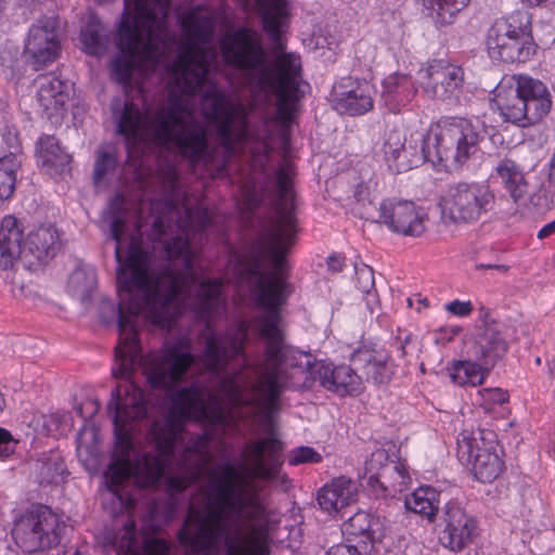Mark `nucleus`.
<instances>
[{
  "mask_svg": "<svg viewBox=\"0 0 555 555\" xmlns=\"http://www.w3.org/2000/svg\"><path fill=\"white\" fill-rule=\"evenodd\" d=\"M152 222L147 237L157 243L160 258L141 245L143 228L137 221L138 236L131 235L122 257L126 222L114 216L111 237L116 242L119 304L101 305L105 323L117 320L119 339L112 373L126 383L112 391L108 410L113 414L116 448L120 459L105 474L106 494L118 501L119 509L132 505L124 483L131 476L141 487L155 486L165 470H173L176 446L183 439L184 424L207 414L210 393L196 380H188L195 356L185 339L168 341L147 356L141 354L134 317L169 327L181 307L189 306L207 322L219 314L224 299L219 280L197 281L193 254L182 223H175L177 207L170 203L151 204Z\"/></svg>",
  "mask_w": 555,
  "mask_h": 555,
  "instance_id": "1",
  "label": "nucleus"
},
{
  "mask_svg": "<svg viewBox=\"0 0 555 555\" xmlns=\"http://www.w3.org/2000/svg\"><path fill=\"white\" fill-rule=\"evenodd\" d=\"M293 175L291 163L279 167L275 216L263 233V246L240 275L262 311L249 321L240 320L224 333L209 335L199 356L205 370L218 376L222 399L233 406L261 411L268 424L279 409L283 388L310 389L319 383L339 396L362 390V377L351 367L317 361L285 341L280 314L291 293L284 278L285 256L297 233Z\"/></svg>",
  "mask_w": 555,
  "mask_h": 555,
  "instance_id": "2",
  "label": "nucleus"
},
{
  "mask_svg": "<svg viewBox=\"0 0 555 555\" xmlns=\"http://www.w3.org/2000/svg\"><path fill=\"white\" fill-rule=\"evenodd\" d=\"M240 460L237 466L225 462L208 468L211 452H182L179 473L166 477L173 494L206 476L178 532L180 544L193 555H271L272 524L258 482L288 489L291 481L281 474L283 452H240Z\"/></svg>",
  "mask_w": 555,
  "mask_h": 555,
  "instance_id": "3",
  "label": "nucleus"
},
{
  "mask_svg": "<svg viewBox=\"0 0 555 555\" xmlns=\"http://www.w3.org/2000/svg\"><path fill=\"white\" fill-rule=\"evenodd\" d=\"M184 37L172 65L175 89L167 105L157 108L152 126L153 141L177 151L191 165H208L214 152L208 143L207 128L196 115L193 96H202L203 109L217 126V135L227 153L254 138L244 105L227 101L222 91L210 80L209 72L218 61L210 41L215 17L203 14L199 7L181 14Z\"/></svg>",
  "mask_w": 555,
  "mask_h": 555,
  "instance_id": "4",
  "label": "nucleus"
},
{
  "mask_svg": "<svg viewBox=\"0 0 555 555\" xmlns=\"http://www.w3.org/2000/svg\"><path fill=\"white\" fill-rule=\"evenodd\" d=\"M128 13L119 24V54L112 69L124 86L131 81L135 68L156 65L175 35L167 27L170 0H125Z\"/></svg>",
  "mask_w": 555,
  "mask_h": 555,
  "instance_id": "5",
  "label": "nucleus"
},
{
  "mask_svg": "<svg viewBox=\"0 0 555 555\" xmlns=\"http://www.w3.org/2000/svg\"><path fill=\"white\" fill-rule=\"evenodd\" d=\"M440 221L447 228L475 225L496 209V195L489 185L457 181L448 185L439 202Z\"/></svg>",
  "mask_w": 555,
  "mask_h": 555,
  "instance_id": "6",
  "label": "nucleus"
},
{
  "mask_svg": "<svg viewBox=\"0 0 555 555\" xmlns=\"http://www.w3.org/2000/svg\"><path fill=\"white\" fill-rule=\"evenodd\" d=\"M530 17L528 13L516 11L496 20L488 30L489 55L505 63L526 62L534 53L530 40Z\"/></svg>",
  "mask_w": 555,
  "mask_h": 555,
  "instance_id": "7",
  "label": "nucleus"
},
{
  "mask_svg": "<svg viewBox=\"0 0 555 555\" xmlns=\"http://www.w3.org/2000/svg\"><path fill=\"white\" fill-rule=\"evenodd\" d=\"M428 140L438 162L461 166L478 152L480 134L470 120L451 117L433 126Z\"/></svg>",
  "mask_w": 555,
  "mask_h": 555,
  "instance_id": "8",
  "label": "nucleus"
},
{
  "mask_svg": "<svg viewBox=\"0 0 555 555\" xmlns=\"http://www.w3.org/2000/svg\"><path fill=\"white\" fill-rule=\"evenodd\" d=\"M66 524L48 506L26 511L12 530L16 545L25 553H36L59 544Z\"/></svg>",
  "mask_w": 555,
  "mask_h": 555,
  "instance_id": "9",
  "label": "nucleus"
},
{
  "mask_svg": "<svg viewBox=\"0 0 555 555\" xmlns=\"http://www.w3.org/2000/svg\"><path fill=\"white\" fill-rule=\"evenodd\" d=\"M457 457L480 482H492L503 472L504 462L498 453V442L493 431L478 429L463 430L457 437Z\"/></svg>",
  "mask_w": 555,
  "mask_h": 555,
  "instance_id": "10",
  "label": "nucleus"
},
{
  "mask_svg": "<svg viewBox=\"0 0 555 555\" xmlns=\"http://www.w3.org/2000/svg\"><path fill=\"white\" fill-rule=\"evenodd\" d=\"M383 153L389 169L396 173L405 172L431 159L425 134L418 131L411 133L406 140L400 130H389L383 144Z\"/></svg>",
  "mask_w": 555,
  "mask_h": 555,
  "instance_id": "11",
  "label": "nucleus"
},
{
  "mask_svg": "<svg viewBox=\"0 0 555 555\" xmlns=\"http://www.w3.org/2000/svg\"><path fill=\"white\" fill-rule=\"evenodd\" d=\"M378 211V221L396 234L420 237L427 230V212L412 201L385 198Z\"/></svg>",
  "mask_w": 555,
  "mask_h": 555,
  "instance_id": "12",
  "label": "nucleus"
},
{
  "mask_svg": "<svg viewBox=\"0 0 555 555\" xmlns=\"http://www.w3.org/2000/svg\"><path fill=\"white\" fill-rule=\"evenodd\" d=\"M109 107L113 121L117 126V133L125 137L128 144L134 145L146 139L153 140L152 126L156 119L157 109L142 111L128 96L114 98Z\"/></svg>",
  "mask_w": 555,
  "mask_h": 555,
  "instance_id": "13",
  "label": "nucleus"
},
{
  "mask_svg": "<svg viewBox=\"0 0 555 555\" xmlns=\"http://www.w3.org/2000/svg\"><path fill=\"white\" fill-rule=\"evenodd\" d=\"M463 81V69L441 60L428 63L420 70L422 90L431 100L457 101Z\"/></svg>",
  "mask_w": 555,
  "mask_h": 555,
  "instance_id": "14",
  "label": "nucleus"
},
{
  "mask_svg": "<svg viewBox=\"0 0 555 555\" xmlns=\"http://www.w3.org/2000/svg\"><path fill=\"white\" fill-rule=\"evenodd\" d=\"M57 25V17L44 16L30 26L24 53L31 60L35 69H40L59 57L61 42Z\"/></svg>",
  "mask_w": 555,
  "mask_h": 555,
  "instance_id": "15",
  "label": "nucleus"
},
{
  "mask_svg": "<svg viewBox=\"0 0 555 555\" xmlns=\"http://www.w3.org/2000/svg\"><path fill=\"white\" fill-rule=\"evenodd\" d=\"M375 94V87L367 80L343 78L334 86L333 107L340 114L362 115L373 108Z\"/></svg>",
  "mask_w": 555,
  "mask_h": 555,
  "instance_id": "16",
  "label": "nucleus"
},
{
  "mask_svg": "<svg viewBox=\"0 0 555 555\" xmlns=\"http://www.w3.org/2000/svg\"><path fill=\"white\" fill-rule=\"evenodd\" d=\"M440 526H443L439 533L440 543L454 552L467 546L476 531L475 519L455 502H448L444 505Z\"/></svg>",
  "mask_w": 555,
  "mask_h": 555,
  "instance_id": "17",
  "label": "nucleus"
},
{
  "mask_svg": "<svg viewBox=\"0 0 555 555\" xmlns=\"http://www.w3.org/2000/svg\"><path fill=\"white\" fill-rule=\"evenodd\" d=\"M515 85L513 75L504 77L493 90V104L505 121L522 128L532 126L528 107Z\"/></svg>",
  "mask_w": 555,
  "mask_h": 555,
  "instance_id": "18",
  "label": "nucleus"
},
{
  "mask_svg": "<svg viewBox=\"0 0 555 555\" xmlns=\"http://www.w3.org/2000/svg\"><path fill=\"white\" fill-rule=\"evenodd\" d=\"M61 248L60 233L52 224H41L31 230L24 243V261L28 267L43 264Z\"/></svg>",
  "mask_w": 555,
  "mask_h": 555,
  "instance_id": "19",
  "label": "nucleus"
},
{
  "mask_svg": "<svg viewBox=\"0 0 555 555\" xmlns=\"http://www.w3.org/2000/svg\"><path fill=\"white\" fill-rule=\"evenodd\" d=\"M529 112V119L535 125L542 120L551 111L552 95L547 86L540 79L527 74L513 75Z\"/></svg>",
  "mask_w": 555,
  "mask_h": 555,
  "instance_id": "20",
  "label": "nucleus"
},
{
  "mask_svg": "<svg viewBox=\"0 0 555 555\" xmlns=\"http://www.w3.org/2000/svg\"><path fill=\"white\" fill-rule=\"evenodd\" d=\"M118 555H169L166 540L140 535L133 520L129 519L116 534Z\"/></svg>",
  "mask_w": 555,
  "mask_h": 555,
  "instance_id": "21",
  "label": "nucleus"
},
{
  "mask_svg": "<svg viewBox=\"0 0 555 555\" xmlns=\"http://www.w3.org/2000/svg\"><path fill=\"white\" fill-rule=\"evenodd\" d=\"M37 101L49 119L63 115L69 99L67 85L53 75H40L35 80Z\"/></svg>",
  "mask_w": 555,
  "mask_h": 555,
  "instance_id": "22",
  "label": "nucleus"
},
{
  "mask_svg": "<svg viewBox=\"0 0 555 555\" xmlns=\"http://www.w3.org/2000/svg\"><path fill=\"white\" fill-rule=\"evenodd\" d=\"M389 359L384 350L361 348L354 351L351 361L366 382L385 385L390 382L393 374Z\"/></svg>",
  "mask_w": 555,
  "mask_h": 555,
  "instance_id": "23",
  "label": "nucleus"
},
{
  "mask_svg": "<svg viewBox=\"0 0 555 555\" xmlns=\"http://www.w3.org/2000/svg\"><path fill=\"white\" fill-rule=\"evenodd\" d=\"M22 222L5 216L0 223V269H12L18 259L24 260V233Z\"/></svg>",
  "mask_w": 555,
  "mask_h": 555,
  "instance_id": "24",
  "label": "nucleus"
},
{
  "mask_svg": "<svg viewBox=\"0 0 555 555\" xmlns=\"http://www.w3.org/2000/svg\"><path fill=\"white\" fill-rule=\"evenodd\" d=\"M358 498V486L350 478L340 476L324 485L318 493L320 507L328 514L340 513L354 503Z\"/></svg>",
  "mask_w": 555,
  "mask_h": 555,
  "instance_id": "25",
  "label": "nucleus"
},
{
  "mask_svg": "<svg viewBox=\"0 0 555 555\" xmlns=\"http://www.w3.org/2000/svg\"><path fill=\"white\" fill-rule=\"evenodd\" d=\"M30 470L40 486L59 485L67 473L62 456L56 452L41 453L31 462Z\"/></svg>",
  "mask_w": 555,
  "mask_h": 555,
  "instance_id": "26",
  "label": "nucleus"
},
{
  "mask_svg": "<svg viewBox=\"0 0 555 555\" xmlns=\"http://www.w3.org/2000/svg\"><path fill=\"white\" fill-rule=\"evenodd\" d=\"M37 160L49 173H60L70 163V156L63 151L53 135H41L36 147Z\"/></svg>",
  "mask_w": 555,
  "mask_h": 555,
  "instance_id": "27",
  "label": "nucleus"
},
{
  "mask_svg": "<svg viewBox=\"0 0 555 555\" xmlns=\"http://www.w3.org/2000/svg\"><path fill=\"white\" fill-rule=\"evenodd\" d=\"M496 176L515 203L528 193V182L521 167L511 158H504L495 167Z\"/></svg>",
  "mask_w": 555,
  "mask_h": 555,
  "instance_id": "28",
  "label": "nucleus"
},
{
  "mask_svg": "<svg viewBox=\"0 0 555 555\" xmlns=\"http://www.w3.org/2000/svg\"><path fill=\"white\" fill-rule=\"evenodd\" d=\"M404 504L406 509L433 521L439 507V493L431 487H420L406 496Z\"/></svg>",
  "mask_w": 555,
  "mask_h": 555,
  "instance_id": "29",
  "label": "nucleus"
},
{
  "mask_svg": "<svg viewBox=\"0 0 555 555\" xmlns=\"http://www.w3.org/2000/svg\"><path fill=\"white\" fill-rule=\"evenodd\" d=\"M379 521L370 514L359 511L344 524V531L351 535H360L365 541L376 542L382 539Z\"/></svg>",
  "mask_w": 555,
  "mask_h": 555,
  "instance_id": "30",
  "label": "nucleus"
},
{
  "mask_svg": "<svg viewBox=\"0 0 555 555\" xmlns=\"http://www.w3.org/2000/svg\"><path fill=\"white\" fill-rule=\"evenodd\" d=\"M469 0H424L429 16L438 26L450 25Z\"/></svg>",
  "mask_w": 555,
  "mask_h": 555,
  "instance_id": "31",
  "label": "nucleus"
},
{
  "mask_svg": "<svg viewBox=\"0 0 555 555\" xmlns=\"http://www.w3.org/2000/svg\"><path fill=\"white\" fill-rule=\"evenodd\" d=\"M448 375L459 386H472L482 384L488 375V369H482L478 363L472 361H459L448 367Z\"/></svg>",
  "mask_w": 555,
  "mask_h": 555,
  "instance_id": "32",
  "label": "nucleus"
},
{
  "mask_svg": "<svg viewBox=\"0 0 555 555\" xmlns=\"http://www.w3.org/2000/svg\"><path fill=\"white\" fill-rule=\"evenodd\" d=\"M409 482V476L402 465L392 463L386 467V472L382 474L376 490V495H395L397 492L403 491Z\"/></svg>",
  "mask_w": 555,
  "mask_h": 555,
  "instance_id": "33",
  "label": "nucleus"
},
{
  "mask_svg": "<svg viewBox=\"0 0 555 555\" xmlns=\"http://www.w3.org/2000/svg\"><path fill=\"white\" fill-rule=\"evenodd\" d=\"M96 272L90 267H80L73 271L68 280V288L80 301L90 298L96 287Z\"/></svg>",
  "mask_w": 555,
  "mask_h": 555,
  "instance_id": "34",
  "label": "nucleus"
},
{
  "mask_svg": "<svg viewBox=\"0 0 555 555\" xmlns=\"http://www.w3.org/2000/svg\"><path fill=\"white\" fill-rule=\"evenodd\" d=\"M81 41L89 54L99 55L106 51L108 46L106 28L96 17H92L82 29Z\"/></svg>",
  "mask_w": 555,
  "mask_h": 555,
  "instance_id": "35",
  "label": "nucleus"
},
{
  "mask_svg": "<svg viewBox=\"0 0 555 555\" xmlns=\"http://www.w3.org/2000/svg\"><path fill=\"white\" fill-rule=\"evenodd\" d=\"M356 286L363 294L371 313L378 309V296L375 291L373 269L364 263L354 264Z\"/></svg>",
  "mask_w": 555,
  "mask_h": 555,
  "instance_id": "36",
  "label": "nucleus"
},
{
  "mask_svg": "<svg viewBox=\"0 0 555 555\" xmlns=\"http://www.w3.org/2000/svg\"><path fill=\"white\" fill-rule=\"evenodd\" d=\"M478 344L485 364L493 365L507 350V344L504 338L492 328H487L480 335Z\"/></svg>",
  "mask_w": 555,
  "mask_h": 555,
  "instance_id": "37",
  "label": "nucleus"
},
{
  "mask_svg": "<svg viewBox=\"0 0 555 555\" xmlns=\"http://www.w3.org/2000/svg\"><path fill=\"white\" fill-rule=\"evenodd\" d=\"M392 463L393 462H389V455L384 449H376L371 453L370 457L365 461L364 478L372 490H376L382 474H384L386 467L390 466Z\"/></svg>",
  "mask_w": 555,
  "mask_h": 555,
  "instance_id": "38",
  "label": "nucleus"
},
{
  "mask_svg": "<svg viewBox=\"0 0 555 555\" xmlns=\"http://www.w3.org/2000/svg\"><path fill=\"white\" fill-rule=\"evenodd\" d=\"M17 167L16 159L0 158V199H7L13 194Z\"/></svg>",
  "mask_w": 555,
  "mask_h": 555,
  "instance_id": "39",
  "label": "nucleus"
},
{
  "mask_svg": "<svg viewBox=\"0 0 555 555\" xmlns=\"http://www.w3.org/2000/svg\"><path fill=\"white\" fill-rule=\"evenodd\" d=\"M117 157L115 147L112 145L101 146L96 153L94 164V180L99 182L103 177L115 168Z\"/></svg>",
  "mask_w": 555,
  "mask_h": 555,
  "instance_id": "40",
  "label": "nucleus"
},
{
  "mask_svg": "<svg viewBox=\"0 0 555 555\" xmlns=\"http://www.w3.org/2000/svg\"><path fill=\"white\" fill-rule=\"evenodd\" d=\"M479 404L483 406L486 411H490L492 405H502L508 400V395L501 388H485L478 390Z\"/></svg>",
  "mask_w": 555,
  "mask_h": 555,
  "instance_id": "41",
  "label": "nucleus"
},
{
  "mask_svg": "<svg viewBox=\"0 0 555 555\" xmlns=\"http://www.w3.org/2000/svg\"><path fill=\"white\" fill-rule=\"evenodd\" d=\"M1 140L4 143L7 151L0 152V158L16 159V153L20 151V141L16 129L11 126H5L1 132Z\"/></svg>",
  "mask_w": 555,
  "mask_h": 555,
  "instance_id": "42",
  "label": "nucleus"
},
{
  "mask_svg": "<svg viewBox=\"0 0 555 555\" xmlns=\"http://www.w3.org/2000/svg\"><path fill=\"white\" fill-rule=\"evenodd\" d=\"M322 460L320 453L310 447H298L293 449L288 455V463L292 466H297L306 463H319Z\"/></svg>",
  "mask_w": 555,
  "mask_h": 555,
  "instance_id": "43",
  "label": "nucleus"
},
{
  "mask_svg": "<svg viewBox=\"0 0 555 555\" xmlns=\"http://www.w3.org/2000/svg\"><path fill=\"white\" fill-rule=\"evenodd\" d=\"M401 85H405V87L409 89V96L414 92V85L410 77L402 74L388 76L383 82L384 92L393 98L400 91Z\"/></svg>",
  "mask_w": 555,
  "mask_h": 555,
  "instance_id": "44",
  "label": "nucleus"
},
{
  "mask_svg": "<svg viewBox=\"0 0 555 555\" xmlns=\"http://www.w3.org/2000/svg\"><path fill=\"white\" fill-rule=\"evenodd\" d=\"M255 140L257 141V147H253V154H259V164L264 166L268 160V155L273 151V146L270 143L269 134H255Z\"/></svg>",
  "mask_w": 555,
  "mask_h": 555,
  "instance_id": "45",
  "label": "nucleus"
},
{
  "mask_svg": "<svg viewBox=\"0 0 555 555\" xmlns=\"http://www.w3.org/2000/svg\"><path fill=\"white\" fill-rule=\"evenodd\" d=\"M18 441L13 438L11 433L0 427V456L9 457L15 452Z\"/></svg>",
  "mask_w": 555,
  "mask_h": 555,
  "instance_id": "46",
  "label": "nucleus"
},
{
  "mask_svg": "<svg viewBox=\"0 0 555 555\" xmlns=\"http://www.w3.org/2000/svg\"><path fill=\"white\" fill-rule=\"evenodd\" d=\"M448 312L457 317H467L473 311V305L470 301L453 300L446 306Z\"/></svg>",
  "mask_w": 555,
  "mask_h": 555,
  "instance_id": "47",
  "label": "nucleus"
},
{
  "mask_svg": "<svg viewBox=\"0 0 555 555\" xmlns=\"http://www.w3.org/2000/svg\"><path fill=\"white\" fill-rule=\"evenodd\" d=\"M402 356L415 354L418 352V343L412 335H406L400 345Z\"/></svg>",
  "mask_w": 555,
  "mask_h": 555,
  "instance_id": "48",
  "label": "nucleus"
},
{
  "mask_svg": "<svg viewBox=\"0 0 555 555\" xmlns=\"http://www.w3.org/2000/svg\"><path fill=\"white\" fill-rule=\"evenodd\" d=\"M325 555H361L358 548L353 545L337 544L332 546Z\"/></svg>",
  "mask_w": 555,
  "mask_h": 555,
  "instance_id": "49",
  "label": "nucleus"
},
{
  "mask_svg": "<svg viewBox=\"0 0 555 555\" xmlns=\"http://www.w3.org/2000/svg\"><path fill=\"white\" fill-rule=\"evenodd\" d=\"M345 264V258L339 255H333L327 258L328 270L333 273L340 272Z\"/></svg>",
  "mask_w": 555,
  "mask_h": 555,
  "instance_id": "50",
  "label": "nucleus"
},
{
  "mask_svg": "<svg viewBox=\"0 0 555 555\" xmlns=\"http://www.w3.org/2000/svg\"><path fill=\"white\" fill-rule=\"evenodd\" d=\"M408 88L405 85H401L400 91L397 93L396 96H393V100L399 104H406L409 103L416 94V88L414 87V92L409 96L408 95Z\"/></svg>",
  "mask_w": 555,
  "mask_h": 555,
  "instance_id": "51",
  "label": "nucleus"
},
{
  "mask_svg": "<svg viewBox=\"0 0 555 555\" xmlns=\"http://www.w3.org/2000/svg\"><path fill=\"white\" fill-rule=\"evenodd\" d=\"M369 195H370L369 185L365 183H359L354 191L356 198L359 202H364L365 199H367V202L371 203Z\"/></svg>",
  "mask_w": 555,
  "mask_h": 555,
  "instance_id": "52",
  "label": "nucleus"
},
{
  "mask_svg": "<svg viewBox=\"0 0 555 555\" xmlns=\"http://www.w3.org/2000/svg\"><path fill=\"white\" fill-rule=\"evenodd\" d=\"M555 233V219L545 224L538 233V237L543 240Z\"/></svg>",
  "mask_w": 555,
  "mask_h": 555,
  "instance_id": "53",
  "label": "nucleus"
},
{
  "mask_svg": "<svg viewBox=\"0 0 555 555\" xmlns=\"http://www.w3.org/2000/svg\"><path fill=\"white\" fill-rule=\"evenodd\" d=\"M124 205V197L122 195L117 194L115 198L111 202V208L114 211V214H117L118 210Z\"/></svg>",
  "mask_w": 555,
  "mask_h": 555,
  "instance_id": "54",
  "label": "nucleus"
},
{
  "mask_svg": "<svg viewBox=\"0 0 555 555\" xmlns=\"http://www.w3.org/2000/svg\"><path fill=\"white\" fill-rule=\"evenodd\" d=\"M167 181L171 186H173L177 181V173L172 168H170L167 172Z\"/></svg>",
  "mask_w": 555,
  "mask_h": 555,
  "instance_id": "55",
  "label": "nucleus"
},
{
  "mask_svg": "<svg viewBox=\"0 0 555 555\" xmlns=\"http://www.w3.org/2000/svg\"><path fill=\"white\" fill-rule=\"evenodd\" d=\"M74 410H75V412H76L80 417H85V415H83V404H82V403L76 404V405L74 406Z\"/></svg>",
  "mask_w": 555,
  "mask_h": 555,
  "instance_id": "56",
  "label": "nucleus"
},
{
  "mask_svg": "<svg viewBox=\"0 0 555 555\" xmlns=\"http://www.w3.org/2000/svg\"><path fill=\"white\" fill-rule=\"evenodd\" d=\"M7 405L4 395L0 391V413L3 412L4 408Z\"/></svg>",
  "mask_w": 555,
  "mask_h": 555,
  "instance_id": "57",
  "label": "nucleus"
},
{
  "mask_svg": "<svg viewBox=\"0 0 555 555\" xmlns=\"http://www.w3.org/2000/svg\"><path fill=\"white\" fill-rule=\"evenodd\" d=\"M209 222H210V218H209L208 214H207V212H204V215H203L202 225H203L204 228H206V227H208Z\"/></svg>",
  "mask_w": 555,
  "mask_h": 555,
  "instance_id": "58",
  "label": "nucleus"
},
{
  "mask_svg": "<svg viewBox=\"0 0 555 555\" xmlns=\"http://www.w3.org/2000/svg\"><path fill=\"white\" fill-rule=\"evenodd\" d=\"M522 1L527 2L530 5H537V4H540L541 2H544L545 0H522Z\"/></svg>",
  "mask_w": 555,
  "mask_h": 555,
  "instance_id": "59",
  "label": "nucleus"
},
{
  "mask_svg": "<svg viewBox=\"0 0 555 555\" xmlns=\"http://www.w3.org/2000/svg\"><path fill=\"white\" fill-rule=\"evenodd\" d=\"M5 5V0H0V13L3 11Z\"/></svg>",
  "mask_w": 555,
  "mask_h": 555,
  "instance_id": "60",
  "label": "nucleus"
},
{
  "mask_svg": "<svg viewBox=\"0 0 555 555\" xmlns=\"http://www.w3.org/2000/svg\"><path fill=\"white\" fill-rule=\"evenodd\" d=\"M80 440H81V433H79V435H78V441L80 442Z\"/></svg>",
  "mask_w": 555,
  "mask_h": 555,
  "instance_id": "61",
  "label": "nucleus"
},
{
  "mask_svg": "<svg viewBox=\"0 0 555 555\" xmlns=\"http://www.w3.org/2000/svg\"><path fill=\"white\" fill-rule=\"evenodd\" d=\"M74 555H82L80 552H75Z\"/></svg>",
  "mask_w": 555,
  "mask_h": 555,
  "instance_id": "62",
  "label": "nucleus"
},
{
  "mask_svg": "<svg viewBox=\"0 0 555 555\" xmlns=\"http://www.w3.org/2000/svg\"><path fill=\"white\" fill-rule=\"evenodd\" d=\"M535 362L539 364L541 362L540 358H537Z\"/></svg>",
  "mask_w": 555,
  "mask_h": 555,
  "instance_id": "63",
  "label": "nucleus"
}]
</instances>
